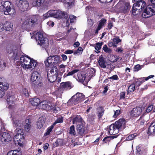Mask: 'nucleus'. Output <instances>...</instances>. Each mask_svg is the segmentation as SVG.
Instances as JSON below:
<instances>
[{
	"mask_svg": "<svg viewBox=\"0 0 155 155\" xmlns=\"http://www.w3.org/2000/svg\"><path fill=\"white\" fill-rule=\"evenodd\" d=\"M44 0H32V5L34 6L39 7L42 4Z\"/></svg>",
	"mask_w": 155,
	"mask_h": 155,
	"instance_id": "obj_34",
	"label": "nucleus"
},
{
	"mask_svg": "<svg viewBox=\"0 0 155 155\" xmlns=\"http://www.w3.org/2000/svg\"><path fill=\"white\" fill-rule=\"evenodd\" d=\"M47 24L50 27H52L54 25V23L52 21H49L47 22Z\"/></svg>",
	"mask_w": 155,
	"mask_h": 155,
	"instance_id": "obj_63",
	"label": "nucleus"
},
{
	"mask_svg": "<svg viewBox=\"0 0 155 155\" xmlns=\"http://www.w3.org/2000/svg\"><path fill=\"white\" fill-rule=\"evenodd\" d=\"M8 87V84L3 83L2 78L0 77V98H2L4 96L5 94L4 91L7 90Z\"/></svg>",
	"mask_w": 155,
	"mask_h": 155,
	"instance_id": "obj_16",
	"label": "nucleus"
},
{
	"mask_svg": "<svg viewBox=\"0 0 155 155\" xmlns=\"http://www.w3.org/2000/svg\"><path fill=\"white\" fill-rule=\"evenodd\" d=\"M73 86L71 82L67 81L61 83L60 87L57 91V96L59 97L62 96V94L64 91L71 89Z\"/></svg>",
	"mask_w": 155,
	"mask_h": 155,
	"instance_id": "obj_8",
	"label": "nucleus"
},
{
	"mask_svg": "<svg viewBox=\"0 0 155 155\" xmlns=\"http://www.w3.org/2000/svg\"><path fill=\"white\" fill-rule=\"evenodd\" d=\"M63 122V118L62 117L58 118L53 124L54 126L57 123H62Z\"/></svg>",
	"mask_w": 155,
	"mask_h": 155,
	"instance_id": "obj_50",
	"label": "nucleus"
},
{
	"mask_svg": "<svg viewBox=\"0 0 155 155\" xmlns=\"http://www.w3.org/2000/svg\"><path fill=\"white\" fill-rule=\"evenodd\" d=\"M137 136V133H134V134L130 135L129 136L127 137L126 140H127L129 141L132 140L134 139V138Z\"/></svg>",
	"mask_w": 155,
	"mask_h": 155,
	"instance_id": "obj_40",
	"label": "nucleus"
},
{
	"mask_svg": "<svg viewBox=\"0 0 155 155\" xmlns=\"http://www.w3.org/2000/svg\"><path fill=\"white\" fill-rule=\"evenodd\" d=\"M58 70L56 67L52 68L47 73L48 80L50 82H54L57 79V77Z\"/></svg>",
	"mask_w": 155,
	"mask_h": 155,
	"instance_id": "obj_11",
	"label": "nucleus"
},
{
	"mask_svg": "<svg viewBox=\"0 0 155 155\" xmlns=\"http://www.w3.org/2000/svg\"><path fill=\"white\" fill-rule=\"evenodd\" d=\"M88 74V73H85L83 72H78L77 76H74V78L79 82L83 83L84 81L86 82L88 81L87 77Z\"/></svg>",
	"mask_w": 155,
	"mask_h": 155,
	"instance_id": "obj_15",
	"label": "nucleus"
},
{
	"mask_svg": "<svg viewBox=\"0 0 155 155\" xmlns=\"http://www.w3.org/2000/svg\"><path fill=\"white\" fill-rule=\"evenodd\" d=\"M120 113V110H117L114 112V114L113 115V117L115 118L119 115Z\"/></svg>",
	"mask_w": 155,
	"mask_h": 155,
	"instance_id": "obj_59",
	"label": "nucleus"
},
{
	"mask_svg": "<svg viewBox=\"0 0 155 155\" xmlns=\"http://www.w3.org/2000/svg\"><path fill=\"white\" fill-rule=\"evenodd\" d=\"M65 6L67 7L71 8L74 5V0H63Z\"/></svg>",
	"mask_w": 155,
	"mask_h": 155,
	"instance_id": "obj_28",
	"label": "nucleus"
},
{
	"mask_svg": "<svg viewBox=\"0 0 155 155\" xmlns=\"http://www.w3.org/2000/svg\"><path fill=\"white\" fill-rule=\"evenodd\" d=\"M119 59L118 57L114 55H111L110 58V60L113 63H114L117 61Z\"/></svg>",
	"mask_w": 155,
	"mask_h": 155,
	"instance_id": "obj_38",
	"label": "nucleus"
},
{
	"mask_svg": "<svg viewBox=\"0 0 155 155\" xmlns=\"http://www.w3.org/2000/svg\"><path fill=\"white\" fill-rule=\"evenodd\" d=\"M70 21L71 23L74 22L76 20V17L73 15H70L69 16Z\"/></svg>",
	"mask_w": 155,
	"mask_h": 155,
	"instance_id": "obj_53",
	"label": "nucleus"
},
{
	"mask_svg": "<svg viewBox=\"0 0 155 155\" xmlns=\"http://www.w3.org/2000/svg\"><path fill=\"white\" fill-rule=\"evenodd\" d=\"M35 37L38 44L42 46L46 51L49 46V41L47 38H44L43 33L41 32H38L35 35Z\"/></svg>",
	"mask_w": 155,
	"mask_h": 155,
	"instance_id": "obj_5",
	"label": "nucleus"
},
{
	"mask_svg": "<svg viewBox=\"0 0 155 155\" xmlns=\"http://www.w3.org/2000/svg\"><path fill=\"white\" fill-rule=\"evenodd\" d=\"M126 123V121L125 119L121 118L119 119L118 121L115 122L114 124V127L117 128V130L121 131L122 129L124 128V125Z\"/></svg>",
	"mask_w": 155,
	"mask_h": 155,
	"instance_id": "obj_17",
	"label": "nucleus"
},
{
	"mask_svg": "<svg viewBox=\"0 0 155 155\" xmlns=\"http://www.w3.org/2000/svg\"><path fill=\"white\" fill-rule=\"evenodd\" d=\"M85 98V96L82 93H77L68 101V103L71 105H75L83 101Z\"/></svg>",
	"mask_w": 155,
	"mask_h": 155,
	"instance_id": "obj_9",
	"label": "nucleus"
},
{
	"mask_svg": "<svg viewBox=\"0 0 155 155\" xmlns=\"http://www.w3.org/2000/svg\"><path fill=\"white\" fill-rule=\"evenodd\" d=\"M107 21V20L104 18H102L100 21L98 27L101 28Z\"/></svg>",
	"mask_w": 155,
	"mask_h": 155,
	"instance_id": "obj_42",
	"label": "nucleus"
},
{
	"mask_svg": "<svg viewBox=\"0 0 155 155\" xmlns=\"http://www.w3.org/2000/svg\"><path fill=\"white\" fill-rule=\"evenodd\" d=\"M41 76L40 74L36 71H34L32 74L31 78V84L32 85H39L41 84L40 82Z\"/></svg>",
	"mask_w": 155,
	"mask_h": 155,
	"instance_id": "obj_13",
	"label": "nucleus"
},
{
	"mask_svg": "<svg viewBox=\"0 0 155 155\" xmlns=\"http://www.w3.org/2000/svg\"><path fill=\"white\" fill-rule=\"evenodd\" d=\"M39 17L38 16L34 15L33 16L32 19H29V18L27 17L26 19H23L24 20L23 25H30L31 23L33 24L36 22L37 21V18Z\"/></svg>",
	"mask_w": 155,
	"mask_h": 155,
	"instance_id": "obj_21",
	"label": "nucleus"
},
{
	"mask_svg": "<svg viewBox=\"0 0 155 155\" xmlns=\"http://www.w3.org/2000/svg\"><path fill=\"white\" fill-rule=\"evenodd\" d=\"M73 53L74 51L72 50H68L64 52V53L65 54H70Z\"/></svg>",
	"mask_w": 155,
	"mask_h": 155,
	"instance_id": "obj_62",
	"label": "nucleus"
},
{
	"mask_svg": "<svg viewBox=\"0 0 155 155\" xmlns=\"http://www.w3.org/2000/svg\"><path fill=\"white\" fill-rule=\"evenodd\" d=\"M69 133L70 134L75 135L76 134L74 129V125H72L69 130Z\"/></svg>",
	"mask_w": 155,
	"mask_h": 155,
	"instance_id": "obj_43",
	"label": "nucleus"
},
{
	"mask_svg": "<svg viewBox=\"0 0 155 155\" xmlns=\"http://www.w3.org/2000/svg\"><path fill=\"white\" fill-rule=\"evenodd\" d=\"M130 8L127 0H120L114 7V9L117 12L126 13L129 11Z\"/></svg>",
	"mask_w": 155,
	"mask_h": 155,
	"instance_id": "obj_4",
	"label": "nucleus"
},
{
	"mask_svg": "<svg viewBox=\"0 0 155 155\" xmlns=\"http://www.w3.org/2000/svg\"><path fill=\"white\" fill-rule=\"evenodd\" d=\"M142 111V108L140 107L134 108L130 112V114L131 117H137L139 116Z\"/></svg>",
	"mask_w": 155,
	"mask_h": 155,
	"instance_id": "obj_19",
	"label": "nucleus"
},
{
	"mask_svg": "<svg viewBox=\"0 0 155 155\" xmlns=\"http://www.w3.org/2000/svg\"><path fill=\"white\" fill-rule=\"evenodd\" d=\"M135 85L134 84H131L128 87V93L130 92L133 91L135 89Z\"/></svg>",
	"mask_w": 155,
	"mask_h": 155,
	"instance_id": "obj_45",
	"label": "nucleus"
},
{
	"mask_svg": "<svg viewBox=\"0 0 155 155\" xmlns=\"http://www.w3.org/2000/svg\"><path fill=\"white\" fill-rule=\"evenodd\" d=\"M14 141L18 142V145L21 146L23 144L24 135L16 134L14 137Z\"/></svg>",
	"mask_w": 155,
	"mask_h": 155,
	"instance_id": "obj_23",
	"label": "nucleus"
},
{
	"mask_svg": "<svg viewBox=\"0 0 155 155\" xmlns=\"http://www.w3.org/2000/svg\"><path fill=\"white\" fill-rule=\"evenodd\" d=\"M52 13V10L48 11L47 12L43 15L42 18L44 20L50 17H53Z\"/></svg>",
	"mask_w": 155,
	"mask_h": 155,
	"instance_id": "obj_36",
	"label": "nucleus"
},
{
	"mask_svg": "<svg viewBox=\"0 0 155 155\" xmlns=\"http://www.w3.org/2000/svg\"><path fill=\"white\" fill-rule=\"evenodd\" d=\"M7 155H18L17 153V151L16 150H11L9 151Z\"/></svg>",
	"mask_w": 155,
	"mask_h": 155,
	"instance_id": "obj_52",
	"label": "nucleus"
},
{
	"mask_svg": "<svg viewBox=\"0 0 155 155\" xmlns=\"http://www.w3.org/2000/svg\"><path fill=\"white\" fill-rule=\"evenodd\" d=\"M153 109V105L151 104L150 105L146 110V111L147 113L150 112Z\"/></svg>",
	"mask_w": 155,
	"mask_h": 155,
	"instance_id": "obj_55",
	"label": "nucleus"
},
{
	"mask_svg": "<svg viewBox=\"0 0 155 155\" xmlns=\"http://www.w3.org/2000/svg\"><path fill=\"white\" fill-rule=\"evenodd\" d=\"M108 78L110 79H112L113 80H117L119 79L117 75H113L112 77Z\"/></svg>",
	"mask_w": 155,
	"mask_h": 155,
	"instance_id": "obj_60",
	"label": "nucleus"
},
{
	"mask_svg": "<svg viewBox=\"0 0 155 155\" xmlns=\"http://www.w3.org/2000/svg\"><path fill=\"white\" fill-rule=\"evenodd\" d=\"M119 132V130H117V128L114 127V125L112 124L109 126L108 133V134L110 135H115Z\"/></svg>",
	"mask_w": 155,
	"mask_h": 155,
	"instance_id": "obj_24",
	"label": "nucleus"
},
{
	"mask_svg": "<svg viewBox=\"0 0 155 155\" xmlns=\"http://www.w3.org/2000/svg\"><path fill=\"white\" fill-rule=\"evenodd\" d=\"M103 50L104 51L108 53H110L111 52V50L109 48H108L106 45H105L103 48Z\"/></svg>",
	"mask_w": 155,
	"mask_h": 155,
	"instance_id": "obj_49",
	"label": "nucleus"
},
{
	"mask_svg": "<svg viewBox=\"0 0 155 155\" xmlns=\"http://www.w3.org/2000/svg\"><path fill=\"white\" fill-rule=\"evenodd\" d=\"M51 104L50 102H48V101L44 100L40 102L38 105V107L41 109L46 110L53 109L54 111H58L60 110L59 108L58 107L55 106L52 108Z\"/></svg>",
	"mask_w": 155,
	"mask_h": 155,
	"instance_id": "obj_10",
	"label": "nucleus"
},
{
	"mask_svg": "<svg viewBox=\"0 0 155 155\" xmlns=\"http://www.w3.org/2000/svg\"><path fill=\"white\" fill-rule=\"evenodd\" d=\"M29 101L33 106H38V107L39 104L41 102L39 98L35 97L30 99Z\"/></svg>",
	"mask_w": 155,
	"mask_h": 155,
	"instance_id": "obj_27",
	"label": "nucleus"
},
{
	"mask_svg": "<svg viewBox=\"0 0 155 155\" xmlns=\"http://www.w3.org/2000/svg\"><path fill=\"white\" fill-rule=\"evenodd\" d=\"M54 125L53 124L51 126L49 127L47 129V131L46 132L44 136H46L49 135L50 132L53 129L54 127Z\"/></svg>",
	"mask_w": 155,
	"mask_h": 155,
	"instance_id": "obj_46",
	"label": "nucleus"
},
{
	"mask_svg": "<svg viewBox=\"0 0 155 155\" xmlns=\"http://www.w3.org/2000/svg\"><path fill=\"white\" fill-rule=\"evenodd\" d=\"M146 6V3L142 0L135 2L133 6L132 10L133 15H139Z\"/></svg>",
	"mask_w": 155,
	"mask_h": 155,
	"instance_id": "obj_7",
	"label": "nucleus"
},
{
	"mask_svg": "<svg viewBox=\"0 0 155 155\" xmlns=\"http://www.w3.org/2000/svg\"><path fill=\"white\" fill-rule=\"evenodd\" d=\"M15 100V98L14 95L10 94L8 95L7 102L8 105V108H12V106L14 105Z\"/></svg>",
	"mask_w": 155,
	"mask_h": 155,
	"instance_id": "obj_22",
	"label": "nucleus"
},
{
	"mask_svg": "<svg viewBox=\"0 0 155 155\" xmlns=\"http://www.w3.org/2000/svg\"><path fill=\"white\" fill-rule=\"evenodd\" d=\"M23 94L26 97L28 96L29 94L28 90L25 88H24L22 90Z\"/></svg>",
	"mask_w": 155,
	"mask_h": 155,
	"instance_id": "obj_58",
	"label": "nucleus"
},
{
	"mask_svg": "<svg viewBox=\"0 0 155 155\" xmlns=\"http://www.w3.org/2000/svg\"><path fill=\"white\" fill-rule=\"evenodd\" d=\"M52 57L53 60V64L54 66L60 63L61 61L60 57L58 55L52 56Z\"/></svg>",
	"mask_w": 155,
	"mask_h": 155,
	"instance_id": "obj_32",
	"label": "nucleus"
},
{
	"mask_svg": "<svg viewBox=\"0 0 155 155\" xmlns=\"http://www.w3.org/2000/svg\"><path fill=\"white\" fill-rule=\"evenodd\" d=\"M16 5L21 11L25 12L28 10L29 7V3L26 1L17 0Z\"/></svg>",
	"mask_w": 155,
	"mask_h": 155,
	"instance_id": "obj_14",
	"label": "nucleus"
},
{
	"mask_svg": "<svg viewBox=\"0 0 155 155\" xmlns=\"http://www.w3.org/2000/svg\"><path fill=\"white\" fill-rule=\"evenodd\" d=\"M147 133L149 135L155 134V121L150 124L148 129Z\"/></svg>",
	"mask_w": 155,
	"mask_h": 155,
	"instance_id": "obj_26",
	"label": "nucleus"
},
{
	"mask_svg": "<svg viewBox=\"0 0 155 155\" xmlns=\"http://www.w3.org/2000/svg\"><path fill=\"white\" fill-rule=\"evenodd\" d=\"M45 122V118L43 117H39L38 120L37 126L39 128H41L43 126Z\"/></svg>",
	"mask_w": 155,
	"mask_h": 155,
	"instance_id": "obj_30",
	"label": "nucleus"
},
{
	"mask_svg": "<svg viewBox=\"0 0 155 155\" xmlns=\"http://www.w3.org/2000/svg\"><path fill=\"white\" fill-rule=\"evenodd\" d=\"M63 141L62 139H58L55 143H53L54 147H57L58 146H61L63 144Z\"/></svg>",
	"mask_w": 155,
	"mask_h": 155,
	"instance_id": "obj_37",
	"label": "nucleus"
},
{
	"mask_svg": "<svg viewBox=\"0 0 155 155\" xmlns=\"http://www.w3.org/2000/svg\"><path fill=\"white\" fill-rule=\"evenodd\" d=\"M4 25H6L5 29L6 31H10L12 30L13 27L12 23L6 21Z\"/></svg>",
	"mask_w": 155,
	"mask_h": 155,
	"instance_id": "obj_35",
	"label": "nucleus"
},
{
	"mask_svg": "<svg viewBox=\"0 0 155 155\" xmlns=\"http://www.w3.org/2000/svg\"><path fill=\"white\" fill-rule=\"evenodd\" d=\"M104 110L101 106L98 107L97 108V113L98 117L99 118H101L104 114Z\"/></svg>",
	"mask_w": 155,
	"mask_h": 155,
	"instance_id": "obj_33",
	"label": "nucleus"
},
{
	"mask_svg": "<svg viewBox=\"0 0 155 155\" xmlns=\"http://www.w3.org/2000/svg\"><path fill=\"white\" fill-rule=\"evenodd\" d=\"M52 12L53 17L57 18L58 19H61L64 17L66 20V25H69V23H67L68 18L66 12L64 11L62 12L60 10H52Z\"/></svg>",
	"mask_w": 155,
	"mask_h": 155,
	"instance_id": "obj_12",
	"label": "nucleus"
},
{
	"mask_svg": "<svg viewBox=\"0 0 155 155\" xmlns=\"http://www.w3.org/2000/svg\"><path fill=\"white\" fill-rule=\"evenodd\" d=\"M78 71V69H75L71 72H68L67 75V76L71 75L73 74H74L75 73H77Z\"/></svg>",
	"mask_w": 155,
	"mask_h": 155,
	"instance_id": "obj_54",
	"label": "nucleus"
},
{
	"mask_svg": "<svg viewBox=\"0 0 155 155\" xmlns=\"http://www.w3.org/2000/svg\"><path fill=\"white\" fill-rule=\"evenodd\" d=\"M2 5L0 6V11L3 12L5 15H9L12 17L16 15L15 9L12 8L10 2L8 1H3L1 2Z\"/></svg>",
	"mask_w": 155,
	"mask_h": 155,
	"instance_id": "obj_3",
	"label": "nucleus"
},
{
	"mask_svg": "<svg viewBox=\"0 0 155 155\" xmlns=\"http://www.w3.org/2000/svg\"><path fill=\"white\" fill-rule=\"evenodd\" d=\"M98 63L99 65L101 68H107L108 65L106 59L102 55L99 56Z\"/></svg>",
	"mask_w": 155,
	"mask_h": 155,
	"instance_id": "obj_20",
	"label": "nucleus"
},
{
	"mask_svg": "<svg viewBox=\"0 0 155 155\" xmlns=\"http://www.w3.org/2000/svg\"><path fill=\"white\" fill-rule=\"evenodd\" d=\"M141 67H143V65H140V64H137L135 66L134 68L135 69V71H137L141 69Z\"/></svg>",
	"mask_w": 155,
	"mask_h": 155,
	"instance_id": "obj_56",
	"label": "nucleus"
},
{
	"mask_svg": "<svg viewBox=\"0 0 155 155\" xmlns=\"http://www.w3.org/2000/svg\"><path fill=\"white\" fill-rule=\"evenodd\" d=\"M5 125L2 123L1 124V129L0 130V134H2L3 132H5Z\"/></svg>",
	"mask_w": 155,
	"mask_h": 155,
	"instance_id": "obj_51",
	"label": "nucleus"
},
{
	"mask_svg": "<svg viewBox=\"0 0 155 155\" xmlns=\"http://www.w3.org/2000/svg\"><path fill=\"white\" fill-rule=\"evenodd\" d=\"M85 9L86 11V15L89 14L90 13V12L92 11L91 7L89 6H87L85 8Z\"/></svg>",
	"mask_w": 155,
	"mask_h": 155,
	"instance_id": "obj_57",
	"label": "nucleus"
},
{
	"mask_svg": "<svg viewBox=\"0 0 155 155\" xmlns=\"http://www.w3.org/2000/svg\"><path fill=\"white\" fill-rule=\"evenodd\" d=\"M82 119L80 116H77L74 118L73 120V124L78 125L82 124Z\"/></svg>",
	"mask_w": 155,
	"mask_h": 155,
	"instance_id": "obj_31",
	"label": "nucleus"
},
{
	"mask_svg": "<svg viewBox=\"0 0 155 155\" xmlns=\"http://www.w3.org/2000/svg\"><path fill=\"white\" fill-rule=\"evenodd\" d=\"M5 62L2 60H0V70H4L6 67Z\"/></svg>",
	"mask_w": 155,
	"mask_h": 155,
	"instance_id": "obj_41",
	"label": "nucleus"
},
{
	"mask_svg": "<svg viewBox=\"0 0 155 155\" xmlns=\"http://www.w3.org/2000/svg\"><path fill=\"white\" fill-rule=\"evenodd\" d=\"M95 70L94 69H92L91 70H90L89 71V75L87 77V80L89 81L90 79L93 76H94L95 75Z\"/></svg>",
	"mask_w": 155,
	"mask_h": 155,
	"instance_id": "obj_39",
	"label": "nucleus"
},
{
	"mask_svg": "<svg viewBox=\"0 0 155 155\" xmlns=\"http://www.w3.org/2000/svg\"><path fill=\"white\" fill-rule=\"evenodd\" d=\"M121 40L118 37H116L113 39V41L114 43V46L116 47L118 43L120 42Z\"/></svg>",
	"mask_w": 155,
	"mask_h": 155,
	"instance_id": "obj_44",
	"label": "nucleus"
},
{
	"mask_svg": "<svg viewBox=\"0 0 155 155\" xmlns=\"http://www.w3.org/2000/svg\"><path fill=\"white\" fill-rule=\"evenodd\" d=\"M12 140L10 135L8 133L6 132H3L0 134V140L5 143L10 141Z\"/></svg>",
	"mask_w": 155,
	"mask_h": 155,
	"instance_id": "obj_18",
	"label": "nucleus"
},
{
	"mask_svg": "<svg viewBox=\"0 0 155 155\" xmlns=\"http://www.w3.org/2000/svg\"><path fill=\"white\" fill-rule=\"evenodd\" d=\"M45 66L47 67H50L51 66L56 67L55 66H54L53 64V60L52 56L48 57L45 61Z\"/></svg>",
	"mask_w": 155,
	"mask_h": 155,
	"instance_id": "obj_25",
	"label": "nucleus"
},
{
	"mask_svg": "<svg viewBox=\"0 0 155 155\" xmlns=\"http://www.w3.org/2000/svg\"><path fill=\"white\" fill-rule=\"evenodd\" d=\"M103 45L102 42H98L96 43L95 46V48L97 51L100 50L101 48V46Z\"/></svg>",
	"mask_w": 155,
	"mask_h": 155,
	"instance_id": "obj_48",
	"label": "nucleus"
},
{
	"mask_svg": "<svg viewBox=\"0 0 155 155\" xmlns=\"http://www.w3.org/2000/svg\"><path fill=\"white\" fill-rule=\"evenodd\" d=\"M145 81L144 77L140 78L138 81L136 82V85L137 86H139Z\"/></svg>",
	"mask_w": 155,
	"mask_h": 155,
	"instance_id": "obj_47",
	"label": "nucleus"
},
{
	"mask_svg": "<svg viewBox=\"0 0 155 155\" xmlns=\"http://www.w3.org/2000/svg\"><path fill=\"white\" fill-rule=\"evenodd\" d=\"M125 94L124 92H122L120 93V99H124L125 98Z\"/></svg>",
	"mask_w": 155,
	"mask_h": 155,
	"instance_id": "obj_64",
	"label": "nucleus"
},
{
	"mask_svg": "<svg viewBox=\"0 0 155 155\" xmlns=\"http://www.w3.org/2000/svg\"><path fill=\"white\" fill-rule=\"evenodd\" d=\"M87 23L89 26L91 27L93 24V21L91 19H89L87 20Z\"/></svg>",
	"mask_w": 155,
	"mask_h": 155,
	"instance_id": "obj_61",
	"label": "nucleus"
},
{
	"mask_svg": "<svg viewBox=\"0 0 155 155\" xmlns=\"http://www.w3.org/2000/svg\"><path fill=\"white\" fill-rule=\"evenodd\" d=\"M149 0L152 4L148 5L144 9L142 16L144 18H148L155 15V0Z\"/></svg>",
	"mask_w": 155,
	"mask_h": 155,
	"instance_id": "obj_6",
	"label": "nucleus"
},
{
	"mask_svg": "<svg viewBox=\"0 0 155 155\" xmlns=\"http://www.w3.org/2000/svg\"><path fill=\"white\" fill-rule=\"evenodd\" d=\"M7 50L8 54H12L15 61L18 60L16 62V65L18 66L21 65L24 70L32 71L33 69L38 68L39 63L25 54L21 55V50L18 49L16 46L8 47Z\"/></svg>",
	"mask_w": 155,
	"mask_h": 155,
	"instance_id": "obj_1",
	"label": "nucleus"
},
{
	"mask_svg": "<svg viewBox=\"0 0 155 155\" xmlns=\"http://www.w3.org/2000/svg\"><path fill=\"white\" fill-rule=\"evenodd\" d=\"M77 129L78 133L81 135L83 134L84 132V127L82 124H78L77 126Z\"/></svg>",
	"mask_w": 155,
	"mask_h": 155,
	"instance_id": "obj_29",
	"label": "nucleus"
},
{
	"mask_svg": "<svg viewBox=\"0 0 155 155\" xmlns=\"http://www.w3.org/2000/svg\"><path fill=\"white\" fill-rule=\"evenodd\" d=\"M13 125L14 127H17L15 130V132L16 134L24 135V133L23 131L21 128L24 127V129L27 131H28L31 127L30 122L29 119H27L25 120V123L21 124V121L18 120H13Z\"/></svg>",
	"mask_w": 155,
	"mask_h": 155,
	"instance_id": "obj_2",
	"label": "nucleus"
}]
</instances>
